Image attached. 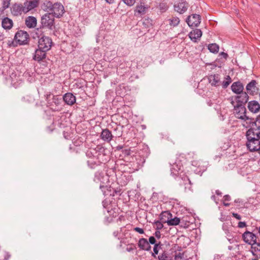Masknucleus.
Here are the masks:
<instances>
[{
    "label": "nucleus",
    "instance_id": "nucleus-1",
    "mask_svg": "<svg viewBox=\"0 0 260 260\" xmlns=\"http://www.w3.org/2000/svg\"><path fill=\"white\" fill-rule=\"evenodd\" d=\"M105 148L100 145L87 150L86 155L88 158L87 162L91 169H94L101 164H105L108 161L109 157L105 154Z\"/></svg>",
    "mask_w": 260,
    "mask_h": 260
},
{
    "label": "nucleus",
    "instance_id": "nucleus-2",
    "mask_svg": "<svg viewBox=\"0 0 260 260\" xmlns=\"http://www.w3.org/2000/svg\"><path fill=\"white\" fill-rule=\"evenodd\" d=\"M246 146L250 152H257L260 154V133L248 130Z\"/></svg>",
    "mask_w": 260,
    "mask_h": 260
},
{
    "label": "nucleus",
    "instance_id": "nucleus-3",
    "mask_svg": "<svg viewBox=\"0 0 260 260\" xmlns=\"http://www.w3.org/2000/svg\"><path fill=\"white\" fill-rule=\"evenodd\" d=\"M47 107L53 112H59L62 109L61 98L58 95H55L51 92H47L45 95Z\"/></svg>",
    "mask_w": 260,
    "mask_h": 260
},
{
    "label": "nucleus",
    "instance_id": "nucleus-4",
    "mask_svg": "<svg viewBox=\"0 0 260 260\" xmlns=\"http://www.w3.org/2000/svg\"><path fill=\"white\" fill-rule=\"evenodd\" d=\"M54 20V16L52 13H45L41 17V27L50 30H53L55 28Z\"/></svg>",
    "mask_w": 260,
    "mask_h": 260
},
{
    "label": "nucleus",
    "instance_id": "nucleus-5",
    "mask_svg": "<svg viewBox=\"0 0 260 260\" xmlns=\"http://www.w3.org/2000/svg\"><path fill=\"white\" fill-rule=\"evenodd\" d=\"M237 94V95L231 97L229 99L231 104L232 105L234 104L245 105L249 100V96L247 93L243 91Z\"/></svg>",
    "mask_w": 260,
    "mask_h": 260
},
{
    "label": "nucleus",
    "instance_id": "nucleus-6",
    "mask_svg": "<svg viewBox=\"0 0 260 260\" xmlns=\"http://www.w3.org/2000/svg\"><path fill=\"white\" fill-rule=\"evenodd\" d=\"M232 106L234 107L233 113L237 118L244 121L248 119V117L246 115V109L244 105L234 104Z\"/></svg>",
    "mask_w": 260,
    "mask_h": 260
},
{
    "label": "nucleus",
    "instance_id": "nucleus-7",
    "mask_svg": "<svg viewBox=\"0 0 260 260\" xmlns=\"http://www.w3.org/2000/svg\"><path fill=\"white\" fill-rule=\"evenodd\" d=\"M52 43V39L50 37L43 36L39 39L38 47L48 51L51 49Z\"/></svg>",
    "mask_w": 260,
    "mask_h": 260
},
{
    "label": "nucleus",
    "instance_id": "nucleus-8",
    "mask_svg": "<svg viewBox=\"0 0 260 260\" xmlns=\"http://www.w3.org/2000/svg\"><path fill=\"white\" fill-rule=\"evenodd\" d=\"M28 34L26 31L22 30L18 31L14 36V40L20 45L26 44L28 43Z\"/></svg>",
    "mask_w": 260,
    "mask_h": 260
},
{
    "label": "nucleus",
    "instance_id": "nucleus-9",
    "mask_svg": "<svg viewBox=\"0 0 260 260\" xmlns=\"http://www.w3.org/2000/svg\"><path fill=\"white\" fill-rule=\"evenodd\" d=\"M150 6L146 4L144 0L140 1L137 3L134 10V14L135 16H142L144 15L147 10L149 9Z\"/></svg>",
    "mask_w": 260,
    "mask_h": 260
},
{
    "label": "nucleus",
    "instance_id": "nucleus-10",
    "mask_svg": "<svg viewBox=\"0 0 260 260\" xmlns=\"http://www.w3.org/2000/svg\"><path fill=\"white\" fill-rule=\"evenodd\" d=\"M191 165L196 168L194 171L196 174H202L207 169V162L201 160L193 159L191 161Z\"/></svg>",
    "mask_w": 260,
    "mask_h": 260
},
{
    "label": "nucleus",
    "instance_id": "nucleus-11",
    "mask_svg": "<svg viewBox=\"0 0 260 260\" xmlns=\"http://www.w3.org/2000/svg\"><path fill=\"white\" fill-rule=\"evenodd\" d=\"M242 237L246 243L251 246L256 242L257 236L252 232L247 231L242 234Z\"/></svg>",
    "mask_w": 260,
    "mask_h": 260
},
{
    "label": "nucleus",
    "instance_id": "nucleus-12",
    "mask_svg": "<svg viewBox=\"0 0 260 260\" xmlns=\"http://www.w3.org/2000/svg\"><path fill=\"white\" fill-rule=\"evenodd\" d=\"M65 11L63 6L60 3H55L52 10V13L54 17L60 18L64 14Z\"/></svg>",
    "mask_w": 260,
    "mask_h": 260
},
{
    "label": "nucleus",
    "instance_id": "nucleus-13",
    "mask_svg": "<svg viewBox=\"0 0 260 260\" xmlns=\"http://www.w3.org/2000/svg\"><path fill=\"white\" fill-rule=\"evenodd\" d=\"M188 4L185 0H180L174 5V10L179 14H183L188 8Z\"/></svg>",
    "mask_w": 260,
    "mask_h": 260
},
{
    "label": "nucleus",
    "instance_id": "nucleus-14",
    "mask_svg": "<svg viewBox=\"0 0 260 260\" xmlns=\"http://www.w3.org/2000/svg\"><path fill=\"white\" fill-rule=\"evenodd\" d=\"M25 9V8L24 5L15 3L12 5L11 8V11L14 16H19L21 15L22 13H27Z\"/></svg>",
    "mask_w": 260,
    "mask_h": 260
},
{
    "label": "nucleus",
    "instance_id": "nucleus-15",
    "mask_svg": "<svg viewBox=\"0 0 260 260\" xmlns=\"http://www.w3.org/2000/svg\"><path fill=\"white\" fill-rule=\"evenodd\" d=\"M116 200L113 198V196H108L103 201V205L105 208L107 209L108 212L116 207Z\"/></svg>",
    "mask_w": 260,
    "mask_h": 260
},
{
    "label": "nucleus",
    "instance_id": "nucleus-16",
    "mask_svg": "<svg viewBox=\"0 0 260 260\" xmlns=\"http://www.w3.org/2000/svg\"><path fill=\"white\" fill-rule=\"evenodd\" d=\"M190 27H197L201 23V17L198 14H192L189 16L186 21Z\"/></svg>",
    "mask_w": 260,
    "mask_h": 260
},
{
    "label": "nucleus",
    "instance_id": "nucleus-17",
    "mask_svg": "<svg viewBox=\"0 0 260 260\" xmlns=\"http://www.w3.org/2000/svg\"><path fill=\"white\" fill-rule=\"evenodd\" d=\"M100 188L102 189L104 195H114V193L118 194L119 195L121 194V189H115L112 186H108L104 185H100Z\"/></svg>",
    "mask_w": 260,
    "mask_h": 260
},
{
    "label": "nucleus",
    "instance_id": "nucleus-18",
    "mask_svg": "<svg viewBox=\"0 0 260 260\" xmlns=\"http://www.w3.org/2000/svg\"><path fill=\"white\" fill-rule=\"evenodd\" d=\"M257 82L255 80H252L246 86L247 94L253 95L258 92V88L256 86Z\"/></svg>",
    "mask_w": 260,
    "mask_h": 260
},
{
    "label": "nucleus",
    "instance_id": "nucleus-19",
    "mask_svg": "<svg viewBox=\"0 0 260 260\" xmlns=\"http://www.w3.org/2000/svg\"><path fill=\"white\" fill-rule=\"evenodd\" d=\"M47 52V51L43 49H40L38 47V48L35 50V52L34 54L32 57L33 59L37 61L38 62L42 61L43 59L46 58Z\"/></svg>",
    "mask_w": 260,
    "mask_h": 260
},
{
    "label": "nucleus",
    "instance_id": "nucleus-20",
    "mask_svg": "<svg viewBox=\"0 0 260 260\" xmlns=\"http://www.w3.org/2000/svg\"><path fill=\"white\" fill-rule=\"evenodd\" d=\"M101 139L105 142L110 143L113 139V136L108 128L103 129L100 135Z\"/></svg>",
    "mask_w": 260,
    "mask_h": 260
},
{
    "label": "nucleus",
    "instance_id": "nucleus-21",
    "mask_svg": "<svg viewBox=\"0 0 260 260\" xmlns=\"http://www.w3.org/2000/svg\"><path fill=\"white\" fill-rule=\"evenodd\" d=\"M183 165L181 162H175L171 166V174L174 176H177L183 170Z\"/></svg>",
    "mask_w": 260,
    "mask_h": 260
},
{
    "label": "nucleus",
    "instance_id": "nucleus-22",
    "mask_svg": "<svg viewBox=\"0 0 260 260\" xmlns=\"http://www.w3.org/2000/svg\"><path fill=\"white\" fill-rule=\"evenodd\" d=\"M247 108L251 112L257 113L260 110V105L257 101L253 100L248 103Z\"/></svg>",
    "mask_w": 260,
    "mask_h": 260
},
{
    "label": "nucleus",
    "instance_id": "nucleus-23",
    "mask_svg": "<svg viewBox=\"0 0 260 260\" xmlns=\"http://www.w3.org/2000/svg\"><path fill=\"white\" fill-rule=\"evenodd\" d=\"M62 99L65 103L70 106L74 105L76 101L75 96L70 92L65 93L63 95Z\"/></svg>",
    "mask_w": 260,
    "mask_h": 260
},
{
    "label": "nucleus",
    "instance_id": "nucleus-24",
    "mask_svg": "<svg viewBox=\"0 0 260 260\" xmlns=\"http://www.w3.org/2000/svg\"><path fill=\"white\" fill-rule=\"evenodd\" d=\"M250 251L252 255L255 257L252 260H258L260 258V243L256 242L252 244Z\"/></svg>",
    "mask_w": 260,
    "mask_h": 260
},
{
    "label": "nucleus",
    "instance_id": "nucleus-25",
    "mask_svg": "<svg viewBox=\"0 0 260 260\" xmlns=\"http://www.w3.org/2000/svg\"><path fill=\"white\" fill-rule=\"evenodd\" d=\"M39 0H26L24 3L27 12L36 8L39 4Z\"/></svg>",
    "mask_w": 260,
    "mask_h": 260
},
{
    "label": "nucleus",
    "instance_id": "nucleus-26",
    "mask_svg": "<svg viewBox=\"0 0 260 260\" xmlns=\"http://www.w3.org/2000/svg\"><path fill=\"white\" fill-rule=\"evenodd\" d=\"M231 90L236 94L240 93L243 92V84L240 81L234 82L231 85Z\"/></svg>",
    "mask_w": 260,
    "mask_h": 260
},
{
    "label": "nucleus",
    "instance_id": "nucleus-27",
    "mask_svg": "<svg viewBox=\"0 0 260 260\" xmlns=\"http://www.w3.org/2000/svg\"><path fill=\"white\" fill-rule=\"evenodd\" d=\"M138 245L140 249L145 251H149L151 248L147 240L143 238L140 239Z\"/></svg>",
    "mask_w": 260,
    "mask_h": 260
},
{
    "label": "nucleus",
    "instance_id": "nucleus-28",
    "mask_svg": "<svg viewBox=\"0 0 260 260\" xmlns=\"http://www.w3.org/2000/svg\"><path fill=\"white\" fill-rule=\"evenodd\" d=\"M209 83L213 86H219L220 84L219 76L218 74L210 75L208 76Z\"/></svg>",
    "mask_w": 260,
    "mask_h": 260
},
{
    "label": "nucleus",
    "instance_id": "nucleus-29",
    "mask_svg": "<svg viewBox=\"0 0 260 260\" xmlns=\"http://www.w3.org/2000/svg\"><path fill=\"white\" fill-rule=\"evenodd\" d=\"M192 218L189 215L183 216L180 218V226L184 228H188L190 223H192Z\"/></svg>",
    "mask_w": 260,
    "mask_h": 260
},
{
    "label": "nucleus",
    "instance_id": "nucleus-30",
    "mask_svg": "<svg viewBox=\"0 0 260 260\" xmlns=\"http://www.w3.org/2000/svg\"><path fill=\"white\" fill-rule=\"evenodd\" d=\"M202 35V32L200 29H196L191 31L188 35L189 37L191 40L194 42H197V40L200 38Z\"/></svg>",
    "mask_w": 260,
    "mask_h": 260
},
{
    "label": "nucleus",
    "instance_id": "nucleus-31",
    "mask_svg": "<svg viewBox=\"0 0 260 260\" xmlns=\"http://www.w3.org/2000/svg\"><path fill=\"white\" fill-rule=\"evenodd\" d=\"M2 25L5 29L9 30L12 27L13 22L12 19L8 17H5L2 20Z\"/></svg>",
    "mask_w": 260,
    "mask_h": 260
},
{
    "label": "nucleus",
    "instance_id": "nucleus-32",
    "mask_svg": "<svg viewBox=\"0 0 260 260\" xmlns=\"http://www.w3.org/2000/svg\"><path fill=\"white\" fill-rule=\"evenodd\" d=\"M37 19L34 16H28L25 19V25L29 28H34L37 25Z\"/></svg>",
    "mask_w": 260,
    "mask_h": 260
},
{
    "label": "nucleus",
    "instance_id": "nucleus-33",
    "mask_svg": "<svg viewBox=\"0 0 260 260\" xmlns=\"http://www.w3.org/2000/svg\"><path fill=\"white\" fill-rule=\"evenodd\" d=\"M172 217V214L169 211L162 212L159 216V220L163 223H167L170 218Z\"/></svg>",
    "mask_w": 260,
    "mask_h": 260
},
{
    "label": "nucleus",
    "instance_id": "nucleus-34",
    "mask_svg": "<svg viewBox=\"0 0 260 260\" xmlns=\"http://www.w3.org/2000/svg\"><path fill=\"white\" fill-rule=\"evenodd\" d=\"M129 176H126L124 173L122 174L120 176L117 178V182L121 186L127 184L129 180Z\"/></svg>",
    "mask_w": 260,
    "mask_h": 260
},
{
    "label": "nucleus",
    "instance_id": "nucleus-35",
    "mask_svg": "<svg viewBox=\"0 0 260 260\" xmlns=\"http://www.w3.org/2000/svg\"><path fill=\"white\" fill-rule=\"evenodd\" d=\"M248 130L260 133V115L257 117L256 120L252 123L251 128Z\"/></svg>",
    "mask_w": 260,
    "mask_h": 260
},
{
    "label": "nucleus",
    "instance_id": "nucleus-36",
    "mask_svg": "<svg viewBox=\"0 0 260 260\" xmlns=\"http://www.w3.org/2000/svg\"><path fill=\"white\" fill-rule=\"evenodd\" d=\"M167 21H168L169 24L171 27H176L180 23V19L177 16H172L170 18H169Z\"/></svg>",
    "mask_w": 260,
    "mask_h": 260
},
{
    "label": "nucleus",
    "instance_id": "nucleus-37",
    "mask_svg": "<svg viewBox=\"0 0 260 260\" xmlns=\"http://www.w3.org/2000/svg\"><path fill=\"white\" fill-rule=\"evenodd\" d=\"M208 49L210 52L213 53H217L219 51V47L216 43H212L208 45Z\"/></svg>",
    "mask_w": 260,
    "mask_h": 260
},
{
    "label": "nucleus",
    "instance_id": "nucleus-38",
    "mask_svg": "<svg viewBox=\"0 0 260 260\" xmlns=\"http://www.w3.org/2000/svg\"><path fill=\"white\" fill-rule=\"evenodd\" d=\"M53 6V4L50 1H46L43 5L44 10L47 12H50L49 13L52 12Z\"/></svg>",
    "mask_w": 260,
    "mask_h": 260
},
{
    "label": "nucleus",
    "instance_id": "nucleus-39",
    "mask_svg": "<svg viewBox=\"0 0 260 260\" xmlns=\"http://www.w3.org/2000/svg\"><path fill=\"white\" fill-rule=\"evenodd\" d=\"M157 8L159 10L161 13H164L167 11L169 8V6L167 3L162 2L159 4L157 6Z\"/></svg>",
    "mask_w": 260,
    "mask_h": 260
},
{
    "label": "nucleus",
    "instance_id": "nucleus-40",
    "mask_svg": "<svg viewBox=\"0 0 260 260\" xmlns=\"http://www.w3.org/2000/svg\"><path fill=\"white\" fill-rule=\"evenodd\" d=\"M232 82V79L230 77L229 75L226 76L224 78V80L222 82V86L223 88H226L228 87V86L230 84V83Z\"/></svg>",
    "mask_w": 260,
    "mask_h": 260
},
{
    "label": "nucleus",
    "instance_id": "nucleus-41",
    "mask_svg": "<svg viewBox=\"0 0 260 260\" xmlns=\"http://www.w3.org/2000/svg\"><path fill=\"white\" fill-rule=\"evenodd\" d=\"M179 224H180V218L177 217L173 218H170L168 221V225H177Z\"/></svg>",
    "mask_w": 260,
    "mask_h": 260
},
{
    "label": "nucleus",
    "instance_id": "nucleus-42",
    "mask_svg": "<svg viewBox=\"0 0 260 260\" xmlns=\"http://www.w3.org/2000/svg\"><path fill=\"white\" fill-rule=\"evenodd\" d=\"M158 260H171V258L166 251H164L157 256Z\"/></svg>",
    "mask_w": 260,
    "mask_h": 260
},
{
    "label": "nucleus",
    "instance_id": "nucleus-43",
    "mask_svg": "<svg viewBox=\"0 0 260 260\" xmlns=\"http://www.w3.org/2000/svg\"><path fill=\"white\" fill-rule=\"evenodd\" d=\"M162 245L161 244L160 242L155 244L153 247V252L152 253V255L154 257H156V255L158 253V249L161 248V246Z\"/></svg>",
    "mask_w": 260,
    "mask_h": 260
},
{
    "label": "nucleus",
    "instance_id": "nucleus-44",
    "mask_svg": "<svg viewBox=\"0 0 260 260\" xmlns=\"http://www.w3.org/2000/svg\"><path fill=\"white\" fill-rule=\"evenodd\" d=\"M163 222L160 220L154 221L153 224L156 230H160L164 228Z\"/></svg>",
    "mask_w": 260,
    "mask_h": 260
},
{
    "label": "nucleus",
    "instance_id": "nucleus-45",
    "mask_svg": "<svg viewBox=\"0 0 260 260\" xmlns=\"http://www.w3.org/2000/svg\"><path fill=\"white\" fill-rule=\"evenodd\" d=\"M235 203L237 204V206L242 207L245 206V203L246 202H245L244 201L240 199H237L235 200L234 201Z\"/></svg>",
    "mask_w": 260,
    "mask_h": 260
},
{
    "label": "nucleus",
    "instance_id": "nucleus-46",
    "mask_svg": "<svg viewBox=\"0 0 260 260\" xmlns=\"http://www.w3.org/2000/svg\"><path fill=\"white\" fill-rule=\"evenodd\" d=\"M230 196H223V199L222 201L223 205L226 207L229 206L230 204L228 203V202L230 201Z\"/></svg>",
    "mask_w": 260,
    "mask_h": 260
},
{
    "label": "nucleus",
    "instance_id": "nucleus-47",
    "mask_svg": "<svg viewBox=\"0 0 260 260\" xmlns=\"http://www.w3.org/2000/svg\"><path fill=\"white\" fill-rule=\"evenodd\" d=\"M11 1V0H3L2 8L3 9L5 10L9 7Z\"/></svg>",
    "mask_w": 260,
    "mask_h": 260
},
{
    "label": "nucleus",
    "instance_id": "nucleus-48",
    "mask_svg": "<svg viewBox=\"0 0 260 260\" xmlns=\"http://www.w3.org/2000/svg\"><path fill=\"white\" fill-rule=\"evenodd\" d=\"M172 249L176 253L177 251H181L182 250V248L181 246L178 245V244H174Z\"/></svg>",
    "mask_w": 260,
    "mask_h": 260
},
{
    "label": "nucleus",
    "instance_id": "nucleus-49",
    "mask_svg": "<svg viewBox=\"0 0 260 260\" xmlns=\"http://www.w3.org/2000/svg\"><path fill=\"white\" fill-rule=\"evenodd\" d=\"M122 1L128 6H133L136 2V0H122Z\"/></svg>",
    "mask_w": 260,
    "mask_h": 260
},
{
    "label": "nucleus",
    "instance_id": "nucleus-50",
    "mask_svg": "<svg viewBox=\"0 0 260 260\" xmlns=\"http://www.w3.org/2000/svg\"><path fill=\"white\" fill-rule=\"evenodd\" d=\"M18 43L14 40H9L7 44L9 47L17 46Z\"/></svg>",
    "mask_w": 260,
    "mask_h": 260
},
{
    "label": "nucleus",
    "instance_id": "nucleus-51",
    "mask_svg": "<svg viewBox=\"0 0 260 260\" xmlns=\"http://www.w3.org/2000/svg\"><path fill=\"white\" fill-rule=\"evenodd\" d=\"M183 256H184V253L182 252V253H181V252H179L178 253H175V254L174 255V259L175 260H177L178 259H182L183 258Z\"/></svg>",
    "mask_w": 260,
    "mask_h": 260
},
{
    "label": "nucleus",
    "instance_id": "nucleus-52",
    "mask_svg": "<svg viewBox=\"0 0 260 260\" xmlns=\"http://www.w3.org/2000/svg\"><path fill=\"white\" fill-rule=\"evenodd\" d=\"M135 249H136L135 245L133 244H131L126 247V250L128 252H131Z\"/></svg>",
    "mask_w": 260,
    "mask_h": 260
},
{
    "label": "nucleus",
    "instance_id": "nucleus-53",
    "mask_svg": "<svg viewBox=\"0 0 260 260\" xmlns=\"http://www.w3.org/2000/svg\"><path fill=\"white\" fill-rule=\"evenodd\" d=\"M134 231L139 233L140 234H143L144 233V231L143 229L139 228V227H136L134 229Z\"/></svg>",
    "mask_w": 260,
    "mask_h": 260
},
{
    "label": "nucleus",
    "instance_id": "nucleus-54",
    "mask_svg": "<svg viewBox=\"0 0 260 260\" xmlns=\"http://www.w3.org/2000/svg\"><path fill=\"white\" fill-rule=\"evenodd\" d=\"M149 243L151 244H156V240L155 238L153 236H151L149 238Z\"/></svg>",
    "mask_w": 260,
    "mask_h": 260
},
{
    "label": "nucleus",
    "instance_id": "nucleus-55",
    "mask_svg": "<svg viewBox=\"0 0 260 260\" xmlns=\"http://www.w3.org/2000/svg\"><path fill=\"white\" fill-rule=\"evenodd\" d=\"M238 226L240 228H243L246 226V223L244 221H240L238 223Z\"/></svg>",
    "mask_w": 260,
    "mask_h": 260
},
{
    "label": "nucleus",
    "instance_id": "nucleus-56",
    "mask_svg": "<svg viewBox=\"0 0 260 260\" xmlns=\"http://www.w3.org/2000/svg\"><path fill=\"white\" fill-rule=\"evenodd\" d=\"M103 178L104 175L103 174L101 173H98L95 174V178L99 180H101V178Z\"/></svg>",
    "mask_w": 260,
    "mask_h": 260
},
{
    "label": "nucleus",
    "instance_id": "nucleus-57",
    "mask_svg": "<svg viewBox=\"0 0 260 260\" xmlns=\"http://www.w3.org/2000/svg\"><path fill=\"white\" fill-rule=\"evenodd\" d=\"M232 216H233V217H235V218H236L238 220H240L241 219V215L237 213H233Z\"/></svg>",
    "mask_w": 260,
    "mask_h": 260
},
{
    "label": "nucleus",
    "instance_id": "nucleus-58",
    "mask_svg": "<svg viewBox=\"0 0 260 260\" xmlns=\"http://www.w3.org/2000/svg\"><path fill=\"white\" fill-rule=\"evenodd\" d=\"M154 235L157 239H159L161 237V233L159 230H156L154 233Z\"/></svg>",
    "mask_w": 260,
    "mask_h": 260
},
{
    "label": "nucleus",
    "instance_id": "nucleus-59",
    "mask_svg": "<svg viewBox=\"0 0 260 260\" xmlns=\"http://www.w3.org/2000/svg\"><path fill=\"white\" fill-rule=\"evenodd\" d=\"M220 55H221L222 56H223V58H224L225 59H226L227 57H228V55L226 53H224L223 52H222L220 53Z\"/></svg>",
    "mask_w": 260,
    "mask_h": 260
},
{
    "label": "nucleus",
    "instance_id": "nucleus-60",
    "mask_svg": "<svg viewBox=\"0 0 260 260\" xmlns=\"http://www.w3.org/2000/svg\"><path fill=\"white\" fill-rule=\"evenodd\" d=\"M105 1L108 4H113L115 2V0H105Z\"/></svg>",
    "mask_w": 260,
    "mask_h": 260
},
{
    "label": "nucleus",
    "instance_id": "nucleus-61",
    "mask_svg": "<svg viewBox=\"0 0 260 260\" xmlns=\"http://www.w3.org/2000/svg\"><path fill=\"white\" fill-rule=\"evenodd\" d=\"M216 195H221L222 194V192L219 190H216L215 191Z\"/></svg>",
    "mask_w": 260,
    "mask_h": 260
},
{
    "label": "nucleus",
    "instance_id": "nucleus-62",
    "mask_svg": "<svg viewBox=\"0 0 260 260\" xmlns=\"http://www.w3.org/2000/svg\"><path fill=\"white\" fill-rule=\"evenodd\" d=\"M5 39V36L3 34L0 35V41L4 40Z\"/></svg>",
    "mask_w": 260,
    "mask_h": 260
},
{
    "label": "nucleus",
    "instance_id": "nucleus-63",
    "mask_svg": "<svg viewBox=\"0 0 260 260\" xmlns=\"http://www.w3.org/2000/svg\"><path fill=\"white\" fill-rule=\"evenodd\" d=\"M113 235H114L115 237H117V236H118V231H115V232H113Z\"/></svg>",
    "mask_w": 260,
    "mask_h": 260
},
{
    "label": "nucleus",
    "instance_id": "nucleus-64",
    "mask_svg": "<svg viewBox=\"0 0 260 260\" xmlns=\"http://www.w3.org/2000/svg\"><path fill=\"white\" fill-rule=\"evenodd\" d=\"M149 20L148 19L146 20L145 21L143 22V25H146V23H149Z\"/></svg>",
    "mask_w": 260,
    "mask_h": 260
}]
</instances>
